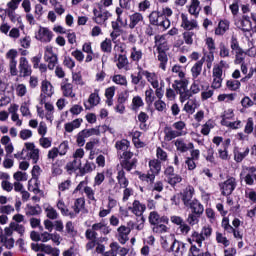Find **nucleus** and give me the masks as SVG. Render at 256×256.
<instances>
[{
  "label": "nucleus",
  "instance_id": "f257e3e1",
  "mask_svg": "<svg viewBox=\"0 0 256 256\" xmlns=\"http://www.w3.org/2000/svg\"><path fill=\"white\" fill-rule=\"evenodd\" d=\"M138 221V224H135L133 221L128 222V226H120L117 229L118 232V241L121 245H125L129 241V234L133 229L141 231L145 227V219L141 218Z\"/></svg>",
  "mask_w": 256,
  "mask_h": 256
},
{
  "label": "nucleus",
  "instance_id": "f03ea898",
  "mask_svg": "<svg viewBox=\"0 0 256 256\" xmlns=\"http://www.w3.org/2000/svg\"><path fill=\"white\" fill-rule=\"evenodd\" d=\"M142 75L145 77L151 87L155 89L156 97H164L165 95V81L159 77L155 72H149L147 70L142 72Z\"/></svg>",
  "mask_w": 256,
  "mask_h": 256
},
{
  "label": "nucleus",
  "instance_id": "7ed1b4c3",
  "mask_svg": "<svg viewBox=\"0 0 256 256\" xmlns=\"http://www.w3.org/2000/svg\"><path fill=\"white\" fill-rule=\"evenodd\" d=\"M155 43L158 49V61H160L159 67L162 71H167V61H169V59L165 53L168 49L167 42H165V36H156Z\"/></svg>",
  "mask_w": 256,
  "mask_h": 256
},
{
  "label": "nucleus",
  "instance_id": "20e7f679",
  "mask_svg": "<svg viewBox=\"0 0 256 256\" xmlns=\"http://www.w3.org/2000/svg\"><path fill=\"white\" fill-rule=\"evenodd\" d=\"M213 233V229L210 226H204L201 232L194 231L191 236L188 238L190 245L197 243L198 247H203V241L209 239Z\"/></svg>",
  "mask_w": 256,
  "mask_h": 256
},
{
  "label": "nucleus",
  "instance_id": "39448f33",
  "mask_svg": "<svg viewBox=\"0 0 256 256\" xmlns=\"http://www.w3.org/2000/svg\"><path fill=\"white\" fill-rule=\"evenodd\" d=\"M40 153L41 150L33 142H26L22 149V155H26L27 159H30L34 164L39 163Z\"/></svg>",
  "mask_w": 256,
  "mask_h": 256
},
{
  "label": "nucleus",
  "instance_id": "423d86ee",
  "mask_svg": "<svg viewBox=\"0 0 256 256\" xmlns=\"http://www.w3.org/2000/svg\"><path fill=\"white\" fill-rule=\"evenodd\" d=\"M44 108L37 107V115L40 117V119H46V121H49V123H53V119H55V106L51 102H45Z\"/></svg>",
  "mask_w": 256,
  "mask_h": 256
},
{
  "label": "nucleus",
  "instance_id": "0eeeda50",
  "mask_svg": "<svg viewBox=\"0 0 256 256\" xmlns=\"http://www.w3.org/2000/svg\"><path fill=\"white\" fill-rule=\"evenodd\" d=\"M35 39L40 43H51L53 41V31L47 27H40L35 33Z\"/></svg>",
  "mask_w": 256,
  "mask_h": 256
},
{
  "label": "nucleus",
  "instance_id": "6e6552de",
  "mask_svg": "<svg viewBox=\"0 0 256 256\" xmlns=\"http://www.w3.org/2000/svg\"><path fill=\"white\" fill-rule=\"evenodd\" d=\"M222 195H231L237 187V180L233 177H229L226 181L219 184Z\"/></svg>",
  "mask_w": 256,
  "mask_h": 256
},
{
  "label": "nucleus",
  "instance_id": "1a4fd4ad",
  "mask_svg": "<svg viewBox=\"0 0 256 256\" xmlns=\"http://www.w3.org/2000/svg\"><path fill=\"white\" fill-rule=\"evenodd\" d=\"M93 15V21L96 22L97 25H105L107 19L111 17V13L107 10L104 11L101 6L99 7V10L96 8L93 10Z\"/></svg>",
  "mask_w": 256,
  "mask_h": 256
},
{
  "label": "nucleus",
  "instance_id": "9d476101",
  "mask_svg": "<svg viewBox=\"0 0 256 256\" xmlns=\"http://www.w3.org/2000/svg\"><path fill=\"white\" fill-rule=\"evenodd\" d=\"M99 89H94V92L89 95L87 101H84L86 111H91L93 107H97L101 103V96H99Z\"/></svg>",
  "mask_w": 256,
  "mask_h": 256
},
{
  "label": "nucleus",
  "instance_id": "9b49d317",
  "mask_svg": "<svg viewBox=\"0 0 256 256\" xmlns=\"http://www.w3.org/2000/svg\"><path fill=\"white\" fill-rule=\"evenodd\" d=\"M32 180L28 182L29 191H33V193H39V188L37 187V179L41 175V167L39 165H35L31 171Z\"/></svg>",
  "mask_w": 256,
  "mask_h": 256
},
{
  "label": "nucleus",
  "instance_id": "f8f14e48",
  "mask_svg": "<svg viewBox=\"0 0 256 256\" xmlns=\"http://www.w3.org/2000/svg\"><path fill=\"white\" fill-rule=\"evenodd\" d=\"M6 59H9L10 74L17 76L19 71L17 70V50L11 49L6 53Z\"/></svg>",
  "mask_w": 256,
  "mask_h": 256
},
{
  "label": "nucleus",
  "instance_id": "ddd939ff",
  "mask_svg": "<svg viewBox=\"0 0 256 256\" xmlns=\"http://www.w3.org/2000/svg\"><path fill=\"white\" fill-rule=\"evenodd\" d=\"M181 25L182 29H185V31H193V29H199V23L197 20L192 19L190 20L187 14L182 13L181 14Z\"/></svg>",
  "mask_w": 256,
  "mask_h": 256
},
{
  "label": "nucleus",
  "instance_id": "4468645a",
  "mask_svg": "<svg viewBox=\"0 0 256 256\" xmlns=\"http://www.w3.org/2000/svg\"><path fill=\"white\" fill-rule=\"evenodd\" d=\"M146 209L147 206L141 203L139 200H134L132 206L128 207V210L131 211L133 215H136V217H141L140 219L144 218L143 214L145 213Z\"/></svg>",
  "mask_w": 256,
  "mask_h": 256
},
{
  "label": "nucleus",
  "instance_id": "2eb2a0df",
  "mask_svg": "<svg viewBox=\"0 0 256 256\" xmlns=\"http://www.w3.org/2000/svg\"><path fill=\"white\" fill-rule=\"evenodd\" d=\"M234 25H236L238 29H241V31H249L252 27L251 20L247 15L242 16V18H235Z\"/></svg>",
  "mask_w": 256,
  "mask_h": 256
},
{
  "label": "nucleus",
  "instance_id": "dca6fc26",
  "mask_svg": "<svg viewBox=\"0 0 256 256\" xmlns=\"http://www.w3.org/2000/svg\"><path fill=\"white\" fill-rule=\"evenodd\" d=\"M19 73L21 77H29L31 75V66L25 57L19 60Z\"/></svg>",
  "mask_w": 256,
  "mask_h": 256
},
{
  "label": "nucleus",
  "instance_id": "f3484780",
  "mask_svg": "<svg viewBox=\"0 0 256 256\" xmlns=\"http://www.w3.org/2000/svg\"><path fill=\"white\" fill-rule=\"evenodd\" d=\"M245 171H248V174L244 177V181L246 185H253L255 183L256 179V168L255 167H246L240 174V177H243L245 175Z\"/></svg>",
  "mask_w": 256,
  "mask_h": 256
},
{
  "label": "nucleus",
  "instance_id": "a211bd4d",
  "mask_svg": "<svg viewBox=\"0 0 256 256\" xmlns=\"http://www.w3.org/2000/svg\"><path fill=\"white\" fill-rule=\"evenodd\" d=\"M10 21L14 23L20 31H25V24H23V19L21 15L15 13V11H6Z\"/></svg>",
  "mask_w": 256,
  "mask_h": 256
},
{
  "label": "nucleus",
  "instance_id": "6ab92c4d",
  "mask_svg": "<svg viewBox=\"0 0 256 256\" xmlns=\"http://www.w3.org/2000/svg\"><path fill=\"white\" fill-rule=\"evenodd\" d=\"M96 130L95 129H86L82 130L81 132L78 133L77 135V145L79 147H83L85 145V139L91 137V135H95Z\"/></svg>",
  "mask_w": 256,
  "mask_h": 256
},
{
  "label": "nucleus",
  "instance_id": "aec40b11",
  "mask_svg": "<svg viewBox=\"0 0 256 256\" xmlns=\"http://www.w3.org/2000/svg\"><path fill=\"white\" fill-rule=\"evenodd\" d=\"M171 249L175 256H183L187 253V245L181 241L174 240Z\"/></svg>",
  "mask_w": 256,
  "mask_h": 256
},
{
  "label": "nucleus",
  "instance_id": "412c9836",
  "mask_svg": "<svg viewBox=\"0 0 256 256\" xmlns=\"http://www.w3.org/2000/svg\"><path fill=\"white\" fill-rule=\"evenodd\" d=\"M149 223L151 225H159V223H165L166 225L169 223V218L166 216H159V213L156 211H152L149 214Z\"/></svg>",
  "mask_w": 256,
  "mask_h": 256
},
{
  "label": "nucleus",
  "instance_id": "4be33fe9",
  "mask_svg": "<svg viewBox=\"0 0 256 256\" xmlns=\"http://www.w3.org/2000/svg\"><path fill=\"white\" fill-rule=\"evenodd\" d=\"M180 195L185 207H189V204L193 201L191 199H193V195H195V188H193V186H188Z\"/></svg>",
  "mask_w": 256,
  "mask_h": 256
},
{
  "label": "nucleus",
  "instance_id": "5701e85b",
  "mask_svg": "<svg viewBox=\"0 0 256 256\" xmlns=\"http://www.w3.org/2000/svg\"><path fill=\"white\" fill-rule=\"evenodd\" d=\"M41 97H53L55 90L53 88V84L48 80H44L41 83Z\"/></svg>",
  "mask_w": 256,
  "mask_h": 256
},
{
  "label": "nucleus",
  "instance_id": "b1692460",
  "mask_svg": "<svg viewBox=\"0 0 256 256\" xmlns=\"http://www.w3.org/2000/svg\"><path fill=\"white\" fill-rule=\"evenodd\" d=\"M144 18H143V14L136 12L132 15H130L129 18V28L130 29H135V27H137V25H141V23H144Z\"/></svg>",
  "mask_w": 256,
  "mask_h": 256
},
{
  "label": "nucleus",
  "instance_id": "393cba45",
  "mask_svg": "<svg viewBox=\"0 0 256 256\" xmlns=\"http://www.w3.org/2000/svg\"><path fill=\"white\" fill-rule=\"evenodd\" d=\"M177 151H180V153H187L190 149H194L193 143H185L183 139H177L174 143Z\"/></svg>",
  "mask_w": 256,
  "mask_h": 256
},
{
  "label": "nucleus",
  "instance_id": "a878e982",
  "mask_svg": "<svg viewBox=\"0 0 256 256\" xmlns=\"http://www.w3.org/2000/svg\"><path fill=\"white\" fill-rule=\"evenodd\" d=\"M233 119H235V110H233L232 108H228L221 115L220 123L221 125H223V127H225V125L233 121Z\"/></svg>",
  "mask_w": 256,
  "mask_h": 256
},
{
  "label": "nucleus",
  "instance_id": "bb28decb",
  "mask_svg": "<svg viewBox=\"0 0 256 256\" xmlns=\"http://www.w3.org/2000/svg\"><path fill=\"white\" fill-rule=\"evenodd\" d=\"M114 61L118 69H127V66L129 65V59H127V56L123 54H115Z\"/></svg>",
  "mask_w": 256,
  "mask_h": 256
},
{
  "label": "nucleus",
  "instance_id": "cd10ccee",
  "mask_svg": "<svg viewBox=\"0 0 256 256\" xmlns=\"http://www.w3.org/2000/svg\"><path fill=\"white\" fill-rule=\"evenodd\" d=\"M188 207L192 210V213H195V215H203V212L205 211L203 204L197 199H193L191 203L188 204Z\"/></svg>",
  "mask_w": 256,
  "mask_h": 256
},
{
  "label": "nucleus",
  "instance_id": "c85d7f7f",
  "mask_svg": "<svg viewBox=\"0 0 256 256\" xmlns=\"http://www.w3.org/2000/svg\"><path fill=\"white\" fill-rule=\"evenodd\" d=\"M188 12L194 17H199V13H201V2L199 0H191L188 6Z\"/></svg>",
  "mask_w": 256,
  "mask_h": 256
},
{
  "label": "nucleus",
  "instance_id": "c756f323",
  "mask_svg": "<svg viewBox=\"0 0 256 256\" xmlns=\"http://www.w3.org/2000/svg\"><path fill=\"white\" fill-rule=\"evenodd\" d=\"M203 63L205 60L202 58L200 61H197L191 68L192 79H199L201 71H203Z\"/></svg>",
  "mask_w": 256,
  "mask_h": 256
},
{
  "label": "nucleus",
  "instance_id": "7c9ffc66",
  "mask_svg": "<svg viewBox=\"0 0 256 256\" xmlns=\"http://www.w3.org/2000/svg\"><path fill=\"white\" fill-rule=\"evenodd\" d=\"M231 22L229 20H220L218 27L215 29V35H225L229 31Z\"/></svg>",
  "mask_w": 256,
  "mask_h": 256
},
{
  "label": "nucleus",
  "instance_id": "2f4dec72",
  "mask_svg": "<svg viewBox=\"0 0 256 256\" xmlns=\"http://www.w3.org/2000/svg\"><path fill=\"white\" fill-rule=\"evenodd\" d=\"M199 107V104L197 103V99L192 98L187 101V103L184 105L183 111L188 113V115H193L195 113V110Z\"/></svg>",
  "mask_w": 256,
  "mask_h": 256
},
{
  "label": "nucleus",
  "instance_id": "473e14b6",
  "mask_svg": "<svg viewBox=\"0 0 256 256\" xmlns=\"http://www.w3.org/2000/svg\"><path fill=\"white\" fill-rule=\"evenodd\" d=\"M61 91L64 95V97H70L73 99L75 97V93L73 92V84L68 82H62L61 83Z\"/></svg>",
  "mask_w": 256,
  "mask_h": 256
},
{
  "label": "nucleus",
  "instance_id": "72a5a7b5",
  "mask_svg": "<svg viewBox=\"0 0 256 256\" xmlns=\"http://www.w3.org/2000/svg\"><path fill=\"white\" fill-rule=\"evenodd\" d=\"M81 123H83V119L77 118L70 123H66L64 129L67 133H73L75 129H79L81 127Z\"/></svg>",
  "mask_w": 256,
  "mask_h": 256
},
{
  "label": "nucleus",
  "instance_id": "f704fd0d",
  "mask_svg": "<svg viewBox=\"0 0 256 256\" xmlns=\"http://www.w3.org/2000/svg\"><path fill=\"white\" fill-rule=\"evenodd\" d=\"M94 231H99L102 235H109L111 233V228L104 222H98L92 225Z\"/></svg>",
  "mask_w": 256,
  "mask_h": 256
},
{
  "label": "nucleus",
  "instance_id": "c9c22d12",
  "mask_svg": "<svg viewBox=\"0 0 256 256\" xmlns=\"http://www.w3.org/2000/svg\"><path fill=\"white\" fill-rule=\"evenodd\" d=\"M149 169L151 175H159L161 173V162L157 159H153L149 161Z\"/></svg>",
  "mask_w": 256,
  "mask_h": 256
},
{
  "label": "nucleus",
  "instance_id": "e433bc0d",
  "mask_svg": "<svg viewBox=\"0 0 256 256\" xmlns=\"http://www.w3.org/2000/svg\"><path fill=\"white\" fill-rule=\"evenodd\" d=\"M85 209V198H77L73 205V211L74 213H71L72 215H79L81 211Z\"/></svg>",
  "mask_w": 256,
  "mask_h": 256
},
{
  "label": "nucleus",
  "instance_id": "4c0bfd02",
  "mask_svg": "<svg viewBox=\"0 0 256 256\" xmlns=\"http://www.w3.org/2000/svg\"><path fill=\"white\" fill-rule=\"evenodd\" d=\"M65 169L68 173H75L77 169H81V160L74 158L66 164Z\"/></svg>",
  "mask_w": 256,
  "mask_h": 256
},
{
  "label": "nucleus",
  "instance_id": "58836bf2",
  "mask_svg": "<svg viewBox=\"0 0 256 256\" xmlns=\"http://www.w3.org/2000/svg\"><path fill=\"white\" fill-rule=\"evenodd\" d=\"M205 43L208 47V50L210 51V54L208 55V61L213 63L215 60V56L213 55V52L215 51V40H213L211 37H208L206 38Z\"/></svg>",
  "mask_w": 256,
  "mask_h": 256
},
{
  "label": "nucleus",
  "instance_id": "ea45409f",
  "mask_svg": "<svg viewBox=\"0 0 256 256\" xmlns=\"http://www.w3.org/2000/svg\"><path fill=\"white\" fill-rule=\"evenodd\" d=\"M174 131L178 133L179 137L187 135V124L183 121H178L173 124Z\"/></svg>",
  "mask_w": 256,
  "mask_h": 256
},
{
  "label": "nucleus",
  "instance_id": "a19ab883",
  "mask_svg": "<svg viewBox=\"0 0 256 256\" xmlns=\"http://www.w3.org/2000/svg\"><path fill=\"white\" fill-rule=\"evenodd\" d=\"M130 59L135 63H139V61L143 59V51L136 46H133L130 50Z\"/></svg>",
  "mask_w": 256,
  "mask_h": 256
},
{
  "label": "nucleus",
  "instance_id": "79ce46f5",
  "mask_svg": "<svg viewBox=\"0 0 256 256\" xmlns=\"http://www.w3.org/2000/svg\"><path fill=\"white\" fill-rule=\"evenodd\" d=\"M250 152L251 149H249V147H246L244 151L235 150L234 161H236V163H241V161H243V159H245V157H247V155H249Z\"/></svg>",
  "mask_w": 256,
  "mask_h": 256
},
{
  "label": "nucleus",
  "instance_id": "37998d69",
  "mask_svg": "<svg viewBox=\"0 0 256 256\" xmlns=\"http://www.w3.org/2000/svg\"><path fill=\"white\" fill-rule=\"evenodd\" d=\"M201 87H203V80L201 78L193 79V83L190 87V93H192V95H197V93H200Z\"/></svg>",
  "mask_w": 256,
  "mask_h": 256
},
{
  "label": "nucleus",
  "instance_id": "c03bdc74",
  "mask_svg": "<svg viewBox=\"0 0 256 256\" xmlns=\"http://www.w3.org/2000/svg\"><path fill=\"white\" fill-rule=\"evenodd\" d=\"M164 135V141H173V139H177V137H180L179 133H177L171 127H166L164 129Z\"/></svg>",
  "mask_w": 256,
  "mask_h": 256
},
{
  "label": "nucleus",
  "instance_id": "a18cd8bd",
  "mask_svg": "<svg viewBox=\"0 0 256 256\" xmlns=\"http://www.w3.org/2000/svg\"><path fill=\"white\" fill-rule=\"evenodd\" d=\"M41 251L46 253V255L59 256L60 251L57 248H53L51 245L41 244Z\"/></svg>",
  "mask_w": 256,
  "mask_h": 256
},
{
  "label": "nucleus",
  "instance_id": "49530a36",
  "mask_svg": "<svg viewBox=\"0 0 256 256\" xmlns=\"http://www.w3.org/2000/svg\"><path fill=\"white\" fill-rule=\"evenodd\" d=\"M57 207L61 211L62 215H65L66 217H71V219L75 217L74 214L69 212V209H67V205H65V202L63 201V199L59 198L57 202Z\"/></svg>",
  "mask_w": 256,
  "mask_h": 256
},
{
  "label": "nucleus",
  "instance_id": "de8ad7c7",
  "mask_svg": "<svg viewBox=\"0 0 256 256\" xmlns=\"http://www.w3.org/2000/svg\"><path fill=\"white\" fill-rule=\"evenodd\" d=\"M118 184L122 189L129 187V180L125 177V171L120 170L117 175Z\"/></svg>",
  "mask_w": 256,
  "mask_h": 256
},
{
  "label": "nucleus",
  "instance_id": "09e8293b",
  "mask_svg": "<svg viewBox=\"0 0 256 256\" xmlns=\"http://www.w3.org/2000/svg\"><path fill=\"white\" fill-rule=\"evenodd\" d=\"M161 19H163V14H161L159 11H152L149 15L151 25H159Z\"/></svg>",
  "mask_w": 256,
  "mask_h": 256
},
{
  "label": "nucleus",
  "instance_id": "8fccbe9b",
  "mask_svg": "<svg viewBox=\"0 0 256 256\" xmlns=\"http://www.w3.org/2000/svg\"><path fill=\"white\" fill-rule=\"evenodd\" d=\"M59 59L53 51V46H46L44 49V61Z\"/></svg>",
  "mask_w": 256,
  "mask_h": 256
},
{
  "label": "nucleus",
  "instance_id": "3c124183",
  "mask_svg": "<svg viewBox=\"0 0 256 256\" xmlns=\"http://www.w3.org/2000/svg\"><path fill=\"white\" fill-rule=\"evenodd\" d=\"M158 100L154 101V107L159 113H165L167 111V103L163 101V97H157Z\"/></svg>",
  "mask_w": 256,
  "mask_h": 256
},
{
  "label": "nucleus",
  "instance_id": "603ef678",
  "mask_svg": "<svg viewBox=\"0 0 256 256\" xmlns=\"http://www.w3.org/2000/svg\"><path fill=\"white\" fill-rule=\"evenodd\" d=\"M234 53H235V60H234L235 65H241V63H244L245 55H247L246 52L240 48L238 50H234Z\"/></svg>",
  "mask_w": 256,
  "mask_h": 256
},
{
  "label": "nucleus",
  "instance_id": "864d4df0",
  "mask_svg": "<svg viewBox=\"0 0 256 256\" xmlns=\"http://www.w3.org/2000/svg\"><path fill=\"white\" fill-rule=\"evenodd\" d=\"M171 71L175 77H179V79H185V68H183V66L176 64L172 67Z\"/></svg>",
  "mask_w": 256,
  "mask_h": 256
},
{
  "label": "nucleus",
  "instance_id": "5fc2aeb1",
  "mask_svg": "<svg viewBox=\"0 0 256 256\" xmlns=\"http://www.w3.org/2000/svg\"><path fill=\"white\" fill-rule=\"evenodd\" d=\"M29 107H31L30 101H26L21 104L20 112H21L22 117H32L31 110L29 109Z\"/></svg>",
  "mask_w": 256,
  "mask_h": 256
},
{
  "label": "nucleus",
  "instance_id": "6e6d98bb",
  "mask_svg": "<svg viewBox=\"0 0 256 256\" xmlns=\"http://www.w3.org/2000/svg\"><path fill=\"white\" fill-rule=\"evenodd\" d=\"M96 165L93 162L86 161L84 166L80 169L81 175H86V173H93L96 169Z\"/></svg>",
  "mask_w": 256,
  "mask_h": 256
},
{
  "label": "nucleus",
  "instance_id": "4d7b16f0",
  "mask_svg": "<svg viewBox=\"0 0 256 256\" xmlns=\"http://www.w3.org/2000/svg\"><path fill=\"white\" fill-rule=\"evenodd\" d=\"M84 193L90 203H97V198H95V190H93L91 186H85Z\"/></svg>",
  "mask_w": 256,
  "mask_h": 256
},
{
  "label": "nucleus",
  "instance_id": "13d9d810",
  "mask_svg": "<svg viewBox=\"0 0 256 256\" xmlns=\"http://www.w3.org/2000/svg\"><path fill=\"white\" fill-rule=\"evenodd\" d=\"M173 87L176 91V93L180 94L183 91H187V82L183 81V80H179V81H175L173 84Z\"/></svg>",
  "mask_w": 256,
  "mask_h": 256
},
{
  "label": "nucleus",
  "instance_id": "bf43d9fd",
  "mask_svg": "<svg viewBox=\"0 0 256 256\" xmlns=\"http://www.w3.org/2000/svg\"><path fill=\"white\" fill-rule=\"evenodd\" d=\"M113 83L116 85H121L122 87H127V77L121 75V74H116L112 77Z\"/></svg>",
  "mask_w": 256,
  "mask_h": 256
},
{
  "label": "nucleus",
  "instance_id": "052dcab7",
  "mask_svg": "<svg viewBox=\"0 0 256 256\" xmlns=\"http://www.w3.org/2000/svg\"><path fill=\"white\" fill-rule=\"evenodd\" d=\"M44 211H45L46 217H48V219H57V217H58L57 210H55V208H53V206L45 205Z\"/></svg>",
  "mask_w": 256,
  "mask_h": 256
},
{
  "label": "nucleus",
  "instance_id": "680f3d73",
  "mask_svg": "<svg viewBox=\"0 0 256 256\" xmlns=\"http://www.w3.org/2000/svg\"><path fill=\"white\" fill-rule=\"evenodd\" d=\"M145 103L143 102V98L141 96H134L132 99V110L137 111L138 109H141Z\"/></svg>",
  "mask_w": 256,
  "mask_h": 256
},
{
  "label": "nucleus",
  "instance_id": "e2e57ef3",
  "mask_svg": "<svg viewBox=\"0 0 256 256\" xmlns=\"http://www.w3.org/2000/svg\"><path fill=\"white\" fill-rule=\"evenodd\" d=\"M216 242L224 247H229V245H231L229 239H227V237H225L221 232H216Z\"/></svg>",
  "mask_w": 256,
  "mask_h": 256
},
{
  "label": "nucleus",
  "instance_id": "0e129e2a",
  "mask_svg": "<svg viewBox=\"0 0 256 256\" xmlns=\"http://www.w3.org/2000/svg\"><path fill=\"white\" fill-rule=\"evenodd\" d=\"M215 128V122L212 120H208L204 125H202L201 133L202 135H209L211 133V129Z\"/></svg>",
  "mask_w": 256,
  "mask_h": 256
},
{
  "label": "nucleus",
  "instance_id": "69168bd1",
  "mask_svg": "<svg viewBox=\"0 0 256 256\" xmlns=\"http://www.w3.org/2000/svg\"><path fill=\"white\" fill-rule=\"evenodd\" d=\"M130 145H131V142H129L127 139H122L116 142L115 147L118 151H127Z\"/></svg>",
  "mask_w": 256,
  "mask_h": 256
},
{
  "label": "nucleus",
  "instance_id": "338daca9",
  "mask_svg": "<svg viewBox=\"0 0 256 256\" xmlns=\"http://www.w3.org/2000/svg\"><path fill=\"white\" fill-rule=\"evenodd\" d=\"M117 251H119V243L112 242L110 244V250L105 252L103 256H117Z\"/></svg>",
  "mask_w": 256,
  "mask_h": 256
},
{
  "label": "nucleus",
  "instance_id": "774afa93",
  "mask_svg": "<svg viewBox=\"0 0 256 256\" xmlns=\"http://www.w3.org/2000/svg\"><path fill=\"white\" fill-rule=\"evenodd\" d=\"M189 256H202L203 255V250L201 247H197L195 244H191V247L189 249Z\"/></svg>",
  "mask_w": 256,
  "mask_h": 256
}]
</instances>
